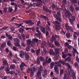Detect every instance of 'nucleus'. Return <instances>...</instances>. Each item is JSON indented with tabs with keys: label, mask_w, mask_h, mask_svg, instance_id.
<instances>
[{
	"label": "nucleus",
	"mask_w": 79,
	"mask_h": 79,
	"mask_svg": "<svg viewBox=\"0 0 79 79\" xmlns=\"http://www.w3.org/2000/svg\"><path fill=\"white\" fill-rule=\"evenodd\" d=\"M38 58H39V60H40L41 61L43 62V66H45L47 64V63H50L51 61H52L51 58H48V56H47L46 57L45 62V58H44L43 57L40 56V57Z\"/></svg>",
	"instance_id": "1"
},
{
	"label": "nucleus",
	"mask_w": 79,
	"mask_h": 79,
	"mask_svg": "<svg viewBox=\"0 0 79 79\" xmlns=\"http://www.w3.org/2000/svg\"><path fill=\"white\" fill-rule=\"evenodd\" d=\"M52 23L55 25V27L56 29V31L60 29V22L58 21H53Z\"/></svg>",
	"instance_id": "2"
},
{
	"label": "nucleus",
	"mask_w": 79,
	"mask_h": 79,
	"mask_svg": "<svg viewBox=\"0 0 79 79\" xmlns=\"http://www.w3.org/2000/svg\"><path fill=\"white\" fill-rule=\"evenodd\" d=\"M54 17L56 18V19L60 21V22H61L62 20L61 19V14L60 12H58L56 14H55L53 15Z\"/></svg>",
	"instance_id": "3"
},
{
	"label": "nucleus",
	"mask_w": 79,
	"mask_h": 79,
	"mask_svg": "<svg viewBox=\"0 0 79 79\" xmlns=\"http://www.w3.org/2000/svg\"><path fill=\"white\" fill-rule=\"evenodd\" d=\"M66 13H67L66 17L67 18L69 19L70 18H71L74 21L75 19H76V17L74 16H73V15L70 13L69 11H66Z\"/></svg>",
	"instance_id": "4"
},
{
	"label": "nucleus",
	"mask_w": 79,
	"mask_h": 79,
	"mask_svg": "<svg viewBox=\"0 0 79 79\" xmlns=\"http://www.w3.org/2000/svg\"><path fill=\"white\" fill-rule=\"evenodd\" d=\"M35 71V68L33 67L31 69V72L30 73V76L32 77L33 76L34 74V72Z\"/></svg>",
	"instance_id": "5"
},
{
	"label": "nucleus",
	"mask_w": 79,
	"mask_h": 79,
	"mask_svg": "<svg viewBox=\"0 0 79 79\" xmlns=\"http://www.w3.org/2000/svg\"><path fill=\"white\" fill-rule=\"evenodd\" d=\"M27 44L28 45H31V47H32L33 45V43L32 41H31V39H29L27 40Z\"/></svg>",
	"instance_id": "6"
},
{
	"label": "nucleus",
	"mask_w": 79,
	"mask_h": 79,
	"mask_svg": "<svg viewBox=\"0 0 79 79\" xmlns=\"http://www.w3.org/2000/svg\"><path fill=\"white\" fill-rule=\"evenodd\" d=\"M24 22L26 23V24H29V25L32 26V25L34 24V22H32V20H25L24 21Z\"/></svg>",
	"instance_id": "7"
},
{
	"label": "nucleus",
	"mask_w": 79,
	"mask_h": 79,
	"mask_svg": "<svg viewBox=\"0 0 79 79\" xmlns=\"http://www.w3.org/2000/svg\"><path fill=\"white\" fill-rule=\"evenodd\" d=\"M54 69L55 73L57 74H59V70L58 69L57 66L54 65Z\"/></svg>",
	"instance_id": "8"
},
{
	"label": "nucleus",
	"mask_w": 79,
	"mask_h": 79,
	"mask_svg": "<svg viewBox=\"0 0 79 79\" xmlns=\"http://www.w3.org/2000/svg\"><path fill=\"white\" fill-rule=\"evenodd\" d=\"M41 71H39L37 72V76L39 79H41L42 77V74L41 73Z\"/></svg>",
	"instance_id": "9"
},
{
	"label": "nucleus",
	"mask_w": 79,
	"mask_h": 79,
	"mask_svg": "<svg viewBox=\"0 0 79 79\" xmlns=\"http://www.w3.org/2000/svg\"><path fill=\"white\" fill-rule=\"evenodd\" d=\"M46 36H48L49 35V33H48V31H50V27H49V26H47L46 27Z\"/></svg>",
	"instance_id": "10"
},
{
	"label": "nucleus",
	"mask_w": 79,
	"mask_h": 79,
	"mask_svg": "<svg viewBox=\"0 0 79 79\" xmlns=\"http://www.w3.org/2000/svg\"><path fill=\"white\" fill-rule=\"evenodd\" d=\"M13 40L15 42V44H18L21 42V41L17 38H13Z\"/></svg>",
	"instance_id": "11"
},
{
	"label": "nucleus",
	"mask_w": 79,
	"mask_h": 79,
	"mask_svg": "<svg viewBox=\"0 0 79 79\" xmlns=\"http://www.w3.org/2000/svg\"><path fill=\"white\" fill-rule=\"evenodd\" d=\"M3 65L5 67H7L8 66V64L7 63L6 60H4L3 61Z\"/></svg>",
	"instance_id": "12"
},
{
	"label": "nucleus",
	"mask_w": 79,
	"mask_h": 79,
	"mask_svg": "<svg viewBox=\"0 0 79 79\" xmlns=\"http://www.w3.org/2000/svg\"><path fill=\"white\" fill-rule=\"evenodd\" d=\"M56 38L55 37V36L54 35H52V38H51L50 40V42H51V43H52V42H53L55 41V40H56Z\"/></svg>",
	"instance_id": "13"
},
{
	"label": "nucleus",
	"mask_w": 79,
	"mask_h": 79,
	"mask_svg": "<svg viewBox=\"0 0 79 79\" xmlns=\"http://www.w3.org/2000/svg\"><path fill=\"white\" fill-rule=\"evenodd\" d=\"M54 43L56 47H60V44L59 43V42L57 41V40H55L54 41Z\"/></svg>",
	"instance_id": "14"
},
{
	"label": "nucleus",
	"mask_w": 79,
	"mask_h": 79,
	"mask_svg": "<svg viewBox=\"0 0 79 79\" xmlns=\"http://www.w3.org/2000/svg\"><path fill=\"white\" fill-rule=\"evenodd\" d=\"M40 28L41 32H42L43 33H45V29L44 27L42 26H40Z\"/></svg>",
	"instance_id": "15"
},
{
	"label": "nucleus",
	"mask_w": 79,
	"mask_h": 79,
	"mask_svg": "<svg viewBox=\"0 0 79 79\" xmlns=\"http://www.w3.org/2000/svg\"><path fill=\"white\" fill-rule=\"evenodd\" d=\"M33 44L35 45V42H37L39 41V40L35 38L34 39L32 40Z\"/></svg>",
	"instance_id": "16"
},
{
	"label": "nucleus",
	"mask_w": 79,
	"mask_h": 79,
	"mask_svg": "<svg viewBox=\"0 0 79 79\" xmlns=\"http://www.w3.org/2000/svg\"><path fill=\"white\" fill-rule=\"evenodd\" d=\"M46 44L47 43L45 41L42 42L41 44V48H44V47H45V46L46 45Z\"/></svg>",
	"instance_id": "17"
},
{
	"label": "nucleus",
	"mask_w": 79,
	"mask_h": 79,
	"mask_svg": "<svg viewBox=\"0 0 79 79\" xmlns=\"http://www.w3.org/2000/svg\"><path fill=\"white\" fill-rule=\"evenodd\" d=\"M43 48V51H42V50H41V53L42 55H44V54H46V53H47V51L46 50V49H45V48Z\"/></svg>",
	"instance_id": "18"
},
{
	"label": "nucleus",
	"mask_w": 79,
	"mask_h": 79,
	"mask_svg": "<svg viewBox=\"0 0 79 79\" xmlns=\"http://www.w3.org/2000/svg\"><path fill=\"white\" fill-rule=\"evenodd\" d=\"M25 58L26 60L27 61V60H29V59L30 58V56H29V55L28 54L26 53L25 55Z\"/></svg>",
	"instance_id": "19"
},
{
	"label": "nucleus",
	"mask_w": 79,
	"mask_h": 79,
	"mask_svg": "<svg viewBox=\"0 0 79 79\" xmlns=\"http://www.w3.org/2000/svg\"><path fill=\"white\" fill-rule=\"evenodd\" d=\"M49 53L50 55H55V53L53 52V50L52 49H50Z\"/></svg>",
	"instance_id": "20"
},
{
	"label": "nucleus",
	"mask_w": 79,
	"mask_h": 79,
	"mask_svg": "<svg viewBox=\"0 0 79 79\" xmlns=\"http://www.w3.org/2000/svg\"><path fill=\"white\" fill-rule=\"evenodd\" d=\"M6 35L7 37H8V38L9 39H10V40H13V37H12V36H11L10 35H8L7 33H6Z\"/></svg>",
	"instance_id": "21"
},
{
	"label": "nucleus",
	"mask_w": 79,
	"mask_h": 79,
	"mask_svg": "<svg viewBox=\"0 0 79 79\" xmlns=\"http://www.w3.org/2000/svg\"><path fill=\"white\" fill-rule=\"evenodd\" d=\"M71 57H68L66 59H65L64 61L65 62H66V61H68V62H69L71 61Z\"/></svg>",
	"instance_id": "22"
},
{
	"label": "nucleus",
	"mask_w": 79,
	"mask_h": 79,
	"mask_svg": "<svg viewBox=\"0 0 79 79\" xmlns=\"http://www.w3.org/2000/svg\"><path fill=\"white\" fill-rule=\"evenodd\" d=\"M19 53H20V57H21V58H22V57H23V56L24 55V51L21 50L19 52Z\"/></svg>",
	"instance_id": "23"
},
{
	"label": "nucleus",
	"mask_w": 79,
	"mask_h": 79,
	"mask_svg": "<svg viewBox=\"0 0 79 79\" xmlns=\"http://www.w3.org/2000/svg\"><path fill=\"white\" fill-rule=\"evenodd\" d=\"M40 17L41 18H44V19H45V20H48V18L47 17L43 15H41L40 16Z\"/></svg>",
	"instance_id": "24"
},
{
	"label": "nucleus",
	"mask_w": 79,
	"mask_h": 79,
	"mask_svg": "<svg viewBox=\"0 0 79 79\" xmlns=\"http://www.w3.org/2000/svg\"><path fill=\"white\" fill-rule=\"evenodd\" d=\"M38 33H36L35 35H34L35 37H39L40 35H41V33L40 32H37Z\"/></svg>",
	"instance_id": "25"
},
{
	"label": "nucleus",
	"mask_w": 79,
	"mask_h": 79,
	"mask_svg": "<svg viewBox=\"0 0 79 79\" xmlns=\"http://www.w3.org/2000/svg\"><path fill=\"white\" fill-rule=\"evenodd\" d=\"M70 5H71V6H70L69 7L70 10L71 11L73 12V11L74 10V7L72 6L71 4H70Z\"/></svg>",
	"instance_id": "26"
},
{
	"label": "nucleus",
	"mask_w": 79,
	"mask_h": 79,
	"mask_svg": "<svg viewBox=\"0 0 79 79\" xmlns=\"http://www.w3.org/2000/svg\"><path fill=\"white\" fill-rule=\"evenodd\" d=\"M63 78V79H69V76L66 74H64Z\"/></svg>",
	"instance_id": "27"
},
{
	"label": "nucleus",
	"mask_w": 79,
	"mask_h": 79,
	"mask_svg": "<svg viewBox=\"0 0 79 79\" xmlns=\"http://www.w3.org/2000/svg\"><path fill=\"white\" fill-rule=\"evenodd\" d=\"M50 8L52 9V10H54L55 8V5L54 4H52V5L50 6Z\"/></svg>",
	"instance_id": "28"
},
{
	"label": "nucleus",
	"mask_w": 79,
	"mask_h": 79,
	"mask_svg": "<svg viewBox=\"0 0 79 79\" xmlns=\"http://www.w3.org/2000/svg\"><path fill=\"white\" fill-rule=\"evenodd\" d=\"M24 67L23 65L21 63L20 66V68L21 69V70H24V69H25V68Z\"/></svg>",
	"instance_id": "29"
},
{
	"label": "nucleus",
	"mask_w": 79,
	"mask_h": 79,
	"mask_svg": "<svg viewBox=\"0 0 79 79\" xmlns=\"http://www.w3.org/2000/svg\"><path fill=\"white\" fill-rule=\"evenodd\" d=\"M65 27L67 30H69V29L70 26L68 25V23H66L65 25Z\"/></svg>",
	"instance_id": "30"
},
{
	"label": "nucleus",
	"mask_w": 79,
	"mask_h": 79,
	"mask_svg": "<svg viewBox=\"0 0 79 79\" xmlns=\"http://www.w3.org/2000/svg\"><path fill=\"white\" fill-rule=\"evenodd\" d=\"M19 31L20 33H23L24 32V30L22 28H20L19 30H18Z\"/></svg>",
	"instance_id": "31"
},
{
	"label": "nucleus",
	"mask_w": 79,
	"mask_h": 79,
	"mask_svg": "<svg viewBox=\"0 0 79 79\" xmlns=\"http://www.w3.org/2000/svg\"><path fill=\"white\" fill-rule=\"evenodd\" d=\"M54 65H55V63H54V62L52 63L50 65V68L51 69H52L54 66Z\"/></svg>",
	"instance_id": "32"
},
{
	"label": "nucleus",
	"mask_w": 79,
	"mask_h": 79,
	"mask_svg": "<svg viewBox=\"0 0 79 79\" xmlns=\"http://www.w3.org/2000/svg\"><path fill=\"white\" fill-rule=\"evenodd\" d=\"M15 65L13 64L10 66V69H14L15 68Z\"/></svg>",
	"instance_id": "33"
},
{
	"label": "nucleus",
	"mask_w": 79,
	"mask_h": 79,
	"mask_svg": "<svg viewBox=\"0 0 79 79\" xmlns=\"http://www.w3.org/2000/svg\"><path fill=\"white\" fill-rule=\"evenodd\" d=\"M7 45L8 46H11V40H8L7 43Z\"/></svg>",
	"instance_id": "34"
},
{
	"label": "nucleus",
	"mask_w": 79,
	"mask_h": 79,
	"mask_svg": "<svg viewBox=\"0 0 79 79\" xmlns=\"http://www.w3.org/2000/svg\"><path fill=\"white\" fill-rule=\"evenodd\" d=\"M64 70L63 69H61L60 70V76H61L62 74H63V73H64Z\"/></svg>",
	"instance_id": "35"
},
{
	"label": "nucleus",
	"mask_w": 79,
	"mask_h": 79,
	"mask_svg": "<svg viewBox=\"0 0 79 79\" xmlns=\"http://www.w3.org/2000/svg\"><path fill=\"white\" fill-rule=\"evenodd\" d=\"M6 29H8V27H3L1 29H0V31H5V30H6Z\"/></svg>",
	"instance_id": "36"
},
{
	"label": "nucleus",
	"mask_w": 79,
	"mask_h": 79,
	"mask_svg": "<svg viewBox=\"0 0 79 79\" xmlns=\"http://www.w3.org/2000/svg\"><path fill=\"white\" fill-rule=\"evenodd\" d=\"M16 73L17 74H18V75L19 76H20L21 75V72H20V71L19 70H16Z\"/></svg>",
	"instance_id": "37"
},
{
	"label": "nucleus",
	"mask_w": 79,
	"mask_h": 79,
	"mask_svg": "<svg viewBox=\"0 0 79 79\" xmlns=\"http://www.w3.org/2000/svg\"><path fill=\"white\" fill-rule=\"evenodd\" d=\"M40 49H38V50H37L36 51V53L37 55H38L39 53H40Z\"/></svg>",
	"instance_id": "38"
},
{
	"label": "nucleus",
	"mask_w": 79,
	"mask_h": 79,
	"mask_svg": "<svg viewBox=\"0 0 79 79\" xmlns=\"http://www.w3.org/2000/svg\"><path fill=\"white\" fill-rule=\"evenodd\" d=\"M59 62L61 64H63V65H66V63L61 60H60Z\"/></svg>",
	"instance_id": "39"
},
{
	"label": "nucleus",
	"mask_w": 79,
	"mask_h": 79,
	"mask_svg": "<svg viewBox=\"0 0 79 79\" xmlns=\"http://www.w3.org/2000/svg\"><path fill=\"white\" fill-rule=\"evenodd\" d=\"M36 61H37V64H39L40 63V60L39 59V58H38V57L37 58Z\"/></svg>",
	"instance_id": "40"
},
{
	"label": "nucleus",
	"mask_w": 79,
	"mask_h": 79,
	"mask_svg": "<svg viewBox=\"0 0 79 79\" xmlns=\"http://www.w3.org/2000/svg\"><path fill=\"white\" fill-rule=\"evenodd\" d=\"M9 53V56H8V58H10V59H11V57H12L13 56V54H12V53H11V52H10Z\"/></svg>",
	"instance_id": "41"
},
{
	"label": "nucleus",
	"mask_w": 79,
	"mask_h": 79,
	"mask_svg": "<svg viewBox=\"0 0 79 79\" xmlns=\"http://www.w3.org/2000/svg\"><path fill=\"white\" fill-rule=\"evenodd\" d=\"M72 76L73 79H75V78H76V75H75V73H72Z\"/></svg>",
	"instance_id": "42"
},
{
	"label": "nucleus",
	"mask_w": 79,
	"mask_h": 79,
	"mask_svg": "<svg viewBox=\"0 0 79 79\" xmlns=\"http://www.w3.org/2000/svg\"><path fill=\"white\" fill-rule=\"evenodd\" d=\"M55 50L56 53H59V52H60V50L59 49H55Z\"/></svg>",
	"instance_id": "43"
},
{
	"label": "nucleus",
	"mask_w": 79,
	"mask_h": 79,
	"mask_svg": "<svg viewBox=\"0 0 79 79\" xmlns=\"http://www.w3.org/2000/svg\"><path fill=\"white\" fill-rule=\"evenodd\" d=\"M47 74V70H45L44 71V73H43V75L45 76H46Z\"/></svg>",
	"instance_id": "44"
},
{
	"label": "nucleus",
	"mask_w": 79,
	"mask_h": 79,
	"mask_svg": "<svg viewBox=\"0 0 79 79\" xmlns=\"http://www.w3.org/2000/svg\"><path fill=\"white\" fill-rule=\"evenodd\" d=\"M65 65H66V66H67L68 68L69 69L71 68V66H70V65L68 63H66Z\"/></svg>",
	"instance_id": "45"
},
{
	"label": "nucleus",
	"mask_w": 79,
	"mask_h": 79,
	"mask_svg": "<svg viewBox=\"0 0 79 79\" xmlns=\"http://www.w3.org/2000/svg\"><path fill=\"white\" fill-rule=\"evenodd\" d=\"M76 61L77 62V63H79V57H78V56H76Z\"/></svg>",
	"instance_id": "46"
},
{
	"label": "nucleus",
	"mask_w": 79,
	"mask_h": 79,
	"mask_svg": "<svg viewBox=\"0 0 79 79\" xmlns=\"http://www.w3.org/2000/svg\"><path fill=\"white\" fill-rule=\"evenodd\" d=\"M24 23H21L20 24H18V23H15V25L16 26H19L20 27V26H21Z\"/></svg>",
	"instance_id": "47"
},
{
	"label": "nucleus",
	"mask_w": 79,
	"mask_h": 79,
	"mask_svg": "<svg viewBox=\"0 0 79 79\" xmlns=\"http://www.w3.org/2000/svg\"><path fill=\"white\" fill-rule=\"evenodd\" d=\"M43 67L42 66V65H40L39 67V70L41 71H43Z\"/></svg>",
	"instance_id": "48"
},
{
	"label": "nucleus",
	"mask_w": 79,
	"mask_h": 79,
	"mask_svg": "<svg viewBox=\"0 0 79 79\" xmlns=\"http://www.w3.org/2000/svg\"><path fill=\"white\" fill-rule=\"evenodd\" d=\"M62 58H65L66 57V55L64 54V52H62Z\"/></svg>",
	"instance_id": "49"
},
{
	"label": "nucleus",
	"mask_w": 79,
	"mask_h": 79,
	"mask_svg": "<svg viewBox=\"0 0 79 79\" xmlns=\"http://www.w3.org/2000/svg\"><path fill=\"white\" fill-rule=\"evenodd\" d=\"M17 35L18 36V37L19 39H20L21 40H22V38H21V35L19 34H17Z\"/></svg>",
	"instance_id": "50"
},
{
	"label": "nucleus",
	"mask_w": 79,
	"mask_h": 79,
	"mask_svg": "<svg viewBox=\"0 0 79 79\" xmlns=\"http://www.w3.org/2000/svg\"><path fill=\"white\" fill-rule=\"evenodd\" d=\"M61 6L62 10H64V9H65V6H64V4H62Z\"/></svg>",
	"instance_id": "51"
},
{
	"label": "nucleus",
	"mask_w": 79,
	"mask_h": 79,
	"mask_svg": "<svg viewBox=\"0 0 79 79\" xmlns=\"http://www.w3.org/2000/svg\"><path fill=\"white\" fill-rule=\"evenodd\" d=\"M71 0V2L73 3H77V0Z\"/></svg>",
	"instance_id": "52"
},
{
	"label": "nucleus",
	"mask_w": 79,
	"mask_h": 79,
	"mask_svg": "<svg viewBox=\"0 0 79 79\" xmlns=\"http://www.w3.org/2000/svg\"><path fill=\"white\" fill-rule=\"evenodd\" d=\"M8 9L9 10V12H10V13H11V12L13 11V8L11 7H9Z\"/></svg>",
	"instance_id": "53"
},
{
	"label": "nucleus",
	"mask_w": 79,
	"mask_h": 79,
	"mask_svg": "<svg viewBox=\"0 0 79 79\" xmlns=\"http://www.w3.org/2000/svg\"><path fill=\"white\" fill-rule=\"evenodd\" d=\"M15 11H17V10H18V5H17V4H16L15 5Z\"/></svg>",
	"instance_id": "54"
},
{
	"label": "nucleus",
	"mask_w": 79,
	"mask_h": 79,
	"mask_svg": "<svg viewBox=\"0 0 79 79\" xmlns=\"http://www.w3.org/2000/svg\"><path fill=\"white\" fill-rule=\"evenodd\" d=\"M69 29L70 32H73V28H72L71 27H70Z\"/></svg>",
	"instance_id": "55"
},
{
	"label": "nucleus",
	"mask_w": 79,
	"mask_h": 79,
	"mask_svg": "<svg viewBox=\"0 0 79 79\" xmlns=\"http://www.w3.org/2000/svg\"><path fill=\"white\" fill-rule=\"evenodd\" d=\"M70 33H69L66 34V36L67 38H69L70 37Z\"/></svg>",
	"instance_id": "56"
},
{
	"label": "nucleus",
	"mask_w": 79,
	"mask_h": 79,
	"mask_svg": "<svg viewBox=\"0 0 79 79\" xmlns=\"http://www.w3.org/2000/svg\"><path fill=\"white\" fill-rule=\"evenodd\" d=\"M69 19L70 22L71 23V24H73V20L72 19H70V18Z\"/></svg>",
	"instance_id": "57"
},
{
	"label": "nucleus",
	"mask_w": 79,
	"mask_h": 79,
	"mask_svg": "<svg viewBox=\"0 0 79 79\" xmlns=\"http://www.w3.org/2000/svg\"><path fill=\"white\" fill-rule=\"evenodd\" d=\"M73 37L74 38V40H77V36L75 35H73Z\"/></svg>",
	"instance_id": "58"
},
{
	"label": "nucleus",
	"mask_w": 79,
	"mask_h": 79,
	"mask_svg": "<svg viewBox=\"0 0 79 79\" xmlns=\"http://www.w3.org/2000/svg\"><path fill=\"white\" fill-rule=\"evenodd\" d=\"M49 47H51L52 48H53V44H52V43H49Z\"/></svg>",
	"instance_id": "59"
},
{
	"label": "nucleus",
	"mask_w": 79,
	"mask_h": 79,
	"mask_svg": "<svg viewBox=\"0 0 79 79\" xmlns=\"http://www.w3.org/2000/svg\"><path fill=\"white\" fill-rule=\"evenodd\" d=\"M74 33L76 35H79V31H78L77 32H74Z\"/></svg>",
	"instance_id": "60"
},
{
	"label": "nucleus",
	"mask_w": 79,
	"mask_h": 79,
	"mask_svg": "<svg viewBox=\"0 0 79 79\" xmlns=\"http://www.w3.org/2000/svg\"><path fill=\"white\" fill-rule=\"evenodd\" d=\"M74 66L75 68H77L78 67V64L77 62H75L74 64Z\"/></svg>",
	"instance_id": "61"
},
{
	"label": "nucleus",
	"mask_w": 79,
	"mask_h": 79,
	"mask_svg": "<svg viewBox=\"0 0 79 79\" xmlns=\"http://www.w3.org/2000/svg\"><path fill=\"white\" fill-rule=\"evenodd\" d=\"M21 35L22 38H23V39H25V35L23 33H22L21 34Z\"/></svg>",
	"instance_id": "62"
},
{
	"label": "nucleus",
	"mask_w": 79,
	"mask_h": 79,
	"mask_svg": "<svg viewBox=\"0 0 79 79\" xmlns=\"http://www.w3.org/2000/svg\"><path fill=\"white\" fill-rule=\"evenodd\" d=\"M55 63V65L56 64V66H58V65L60 64V62L59 61H57L56 62H54Z\"/></svg>",
	"instance_id": "63"
},
{
	"label": "nucleus",
	"mask_w": 79,
	"mask_h": 79,
	"mask_svg": "<svg viewBox=\"0 0 79 79\" xmlns=\"http://www.w3.org/2000/svg\"><path fill=\"white\" fill-rule=\"evenodd\" d=\"M2 46L3 47V48H4L6 46V43H3L2 44Z\"/></svg>",
	"instance_id": "64"
}]
</instances>
